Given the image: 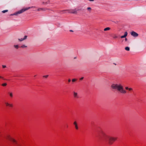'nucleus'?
Instances as JSON below:
<instances>
[{"label": "nucleus", "instance_id": "nucleus-1", "mask_svg": "<svg viewBox=\"0 0 146 146\" xmlns=\"http://www.w3.org/2000/svg\"><path fill=\"white\" fill-rule=\"evenodd\" d=\"M100 135L101 139L104 142H108L110 145L112 144L113 142L117 139V137H113L108 135L102 130L100 132Z\"/></svg>", "mask_w": 146, "mask_h": 146}, {"label": "nucleus", "instance_id": "nucleus-2", "mask_svg": "<svg viewBox=\"0 0 146 146\" xmlns=\"http://www.w3.org/2000/svg\"><path fill=\"white\" fill-rule=\"evenodd\" d=\"M111 87L121 94H125L127 93L126 91L124 89L123 86L120 84H113L111 85Z\"/></svg>", "mask_w": 146, "mask_h": 146}, {"label": "nucleus", "instance_id": "nucleus-3", "mask_svg": "<svg viewBox=\"0 0 146 146\" xmlns=\"http://www.w3.org/2000/svg\"><path fill=\"white\" fill-rule=\"evenodd\" d=\"M35 6H32L31 7H27L26 8H23L19 11L14 13L13 14H12L11 15H18L19 14H20L22 13L25 11L28 10V9H30L31 8H35Z\"/></svg>", "mask_w": 146, "mask_h": 146}, {"label": "nucleus", "instance_id": "nucleus-4", "mask_svg": "<svg viewBox=\"0 0 146 146\" xmlns=\"http://www.w3.org/2000/svg\"><path fill=\"white\" fill-rule=\"evenodd\" d=\"M79 10H77L76 9H74L68 10H67L68 13L73 14H77V11Z\"/></svg>", "mask_w": 146, "mask_h": 146}, {"label": "nucleus", "instance_id": "nucleus-5", "mask_svg": "<svg viewBox=\"0 0 146 146\" xmlns=\"http://www.w3.org/2000/svg\"><path fill=\"white\" fill-rule=\"evenodd\" d=\"M6 139H8L9 140V141H10L12 142H13V143H15V144H17V141L14 139H13V138H11L9 136H8L6 137Z\"/></svg>", "mask_w": 146, "mask_h": 146}, {"label": "nucleus", "instance_id": "nucleus-6", "mask_svg": "<svg viewBox=\"0 0 146 146\" xmlns=\"http://www.w3.org/2000/svg\"><path fill=\"white\" fill-rule=\"evenodd\" d=\"M73 96L75 98H79L78 93L74 91L73 92Z\"/></svg>", "mask_w": 146, "mask_h": 146}, {"label": "nucleus", "instance_id": "nucleus-7", "mask_svg": "<svg viewBox=\"0 0 146 146\" xmlns=\"http://www.w3.org/2000/svg\"><path fill=\"white\" fill-rule=\"evenodd\" d=\"M131 35L134 37H136L138 36V34L134 31H132L131 32Z\"/></svg>", "mask_w": 146, "mask_h": 146}, {"label": "nucleus", "instance_id": "nucleus-8", "mask_svg": "<svg viewBox=\"0 0 146 146\" xmlns=\"http://www.w3.org/2000/svg\"><path fill=\"white\" fill-rule=\"evenodd\" d=\"M73 124H74V125L75 126V127L76 129L77 130L78 129V124H77V123L76 121H74V122Z\"/></svg>", "mask_w": 146, "mask_h": 146}, {"label": "nucleus", "instance_id": "nucleus-9", "mask_svg": "<svg viewBox=\"0 0 146 146\" xmlns=\"http://www.w3.org/2000/svg\"><path fill=\"white\" fill-rule=\"evenodd\" d=\"M27 36L25 35L24 36V38H19L18 40L20 42L22 41L23 40L26 39L27 38Z\"/></svg>", "mask_w": 146, "mask_h": 146}, {"label": "nucleus", "instance_id": "nucleus-10", "mask_svg": "<svg viewBox=\"0 0 146 146\" xmlns=\"http://www.w3.org/2000/svg\"><path fill=\"white\" fill-rule=\"evenodd\" d=\"M5 104L7 106H9L10 107H12L13 106V105L12 104H9L7 102H5Z\"/></svg>", "mask_w": 146, "mask_h": 146}, {"label": "nucleus", "instance_id": "nucleus-11", "mask_svg": "<svg viewBox=\"0 0 146 146\" xmlns=\"http://www.w3.org/2000/svg\"><path fill=\"white\" fill-rule=\"evenodd\" d=\"M127 32H126L125 33L124 35L123 36H121V38H125L126 36H127Z\"/></svg>", "mask_w": 146, "mask_h": 146}, {"label": "nucleus", "instance_id": "nucleus-12", "mask_svg": "<svg viewBox=\"0 0 146 146\" xmlns=\"http://www.w3.org/2000/svg\"><path fill=\"white\" fill-rule=\"evenodd\" d=\"M125 89L126 90H128L129 91H131L133 90V89L132 88H129L128 87H126Z\"/></svg>", "mask_w": 146, "mask_h": 146}, {"label": "nucleus", "instance_id": "nucleus-13", "mask_svg": "<svg viewBox=\"0 0 146 146\" xmlns=\"http://www.w3.org/2000/svg\"><path fill=\"white\" fill-rule=\"evenodd\" d=\"M8 94L11 98H12L13 97V95L12 92H9Z\"/></svg>", "mask_w": 146, "mask_h": 146}, {"label": "nucleus", "instance_id": "nucleus-14", "mask_svg": "<svg viewBox=\"0 0 146 146\" xmlns=\"http://www.w3.org/2000/svg\"><path fill=\"white\" fill-rule=\"evenodd\" d=\"M46 10V9H45L44 8H38L37 9L38 11H45Z\"/></svg>", "mask_w": 146, "mask_h": 146}, {"label": "nucleus", "instance_id": "nucleus-15", "mask_svg": "<svg viewBox=\"0 0 146 146\" xmlns=\"http://www.w3.org/2000/svg\"><path fill=\"white\" fill-rule=\"evenodd\" d=\"M110 27H108L105 28L104 29V31H107L110 30Z\"/></svg>", "mask_w": 146, "mask_h": 146}, {"label": "nucleus", "instance_id": "nucleus-16", "mask_svg": "<svg viewBox=\"0 0 146 146\" xmlns=\"http://www.w3.org/2000/svg\"><path fill=\"white\" fill-rule=\"evenodd\" d=\"M21 47L22 48H25L27 47V46L25 44H23V45H21Z\"/></svg>", "mask_w": 146, "mask_h": 146}, {"label": "nucleus", "instance_id": "nucleus-17", "mask_svg": "<svg viewBox=\"0 0 146 146\" xmlns=\"http://www.w3.org/2000/svg\"><path fill=\"white\" fill-rule=\"evenodd\" d=\"M125 49L127 51H129L130 50L129 48L128 47H126L125 48Z\"/></svg>", "mask_w": 146, "mask_h": 146}, {"label": "nucleus", "instance_id": "nucleus-18", "mask_svg": "<svg viewBox=\"0 0 146 146\" xmlns=\"http://www.w3.org/2000/svg\"><path fill=\"white\" fill-rule=\"evenodd\" d=\"M14 47L15 48H16V49H18L19 47V45H14Z\"/></svg>", "mask_w": 146, "mask_h": 146}, {"label": "nucleus", "instance_id": "nucleus-19", "mask_svg": "<svg viewBox=\"0 0 146 146\" xmlns=\"http://www.w3.org/2000/svg\"><path fill=\"white\" fill-rule=\"evenodd\" d=\"M87 9L90 12L91 10V8L90 7H88L87 8Z\"/></svg>", "mask_w": 146, "mask_h": 146}, {"label": "nucleus", "instance_id": "nucleus-20", "mask_svg": "<svg viewBox=\"0 0 146 146\" xmlns=\"http://www.w3.org/2000/svg\"><path fill=\"white\" fill-rule=\"evenodd\" d=\"M8 10H4L3 11H2V12L3 13H5L6 12H8Z\"/></svg>", "mask_w": 146, "mask_h": 146}, {"label": "nucleus", "instance_id": "nucleus-21", "mask_svg": "<svg viewBox=\"0 0 146 146\" xmlns=\"http://www.w3.org/2000/svg\"><path fill=\"white\" fill-rule=\"evenodd\" d=\"M7 85V84L6 83L2 84V86H6Z\"/></svg>", "mask_w": 146, "mask_h": 146}, {"label": "nucleus", "instance_id": "nucleus-22", "mask_svg": "<svg viewBox=\"0 0 146 146\" xmlns=\"http://www.w3.org/2000/svg\"><path fill=\"white\" fill-rule=\"evenodd\" d=\"M76 79H73L72 80V82H75V81H76Z\"/></svg>", "mask_w": 146, "mask_h": 146}, {"label": "nucleus", "instance_id": "nucleus-23", "mask_svg": "<svg viewBox=\"0 0 146 146\" xmlns=\"http://www.w3.org/2000/svg\"><path fill=\"white\" fill-rule=\"evenodd\" d=\"M117 36L116 35H114L113 36V38H117Z\"/></svg>", "mask_w": 146, "mask_h": 146}, {"label": "nucleus", "instance_id": "nucleus-24", "mask_svg": "<svg viewBox=\"0 0 146 146\" xmlns=\"http://www.w3.org/2000/svg\"><path fill=\"white\" fill-rule=\"evenodd\" d=\"M48 75H47L44 76H43V77L46 78L48 77Z\"/></svg>", "mask_w": 146, "mask_h": 146}, {"label": "nucleus", "instance_id": "nucleus-25", "mask_svg": "<svg viewBox=\"0 0 146 146\" xmlns=\"http://www.w3.org/2000/svg\"><path fill=\"white\" fill-rule=\"evenodd\" d=\"M2 67H3V68H5L6 67V66L5 65H2Z\"/></svg>", "mask_w": 146, "mask_h": 146}, {"label": "nucleus", "instance_id": "nucleus-26", "mask_svg": "<svg viewBox=\"0 0 146 146\" xmlns=\"http://www.w3.org/2000/svg\"><path fill=\"white\" fill-rule=\"evenodd\" d=\"M84 78V77H82V78H80V80H82Z\"/></svg>", "mask_w": 146, "mask_h": 146}, {"label": "nucleus", "instance_id": "nucleus-27", "mask_svg": "<svg viewBox=\"0 0 146 146\" xmlns=\"http://www.w3.org/2000/svg\"><path fill=\"white\" fill-rule=\"evenodd\" d=\"M125 41H127V38H125Z\"/></svg>", "mask_w": 146, "mask_h": 146}, {"label": "nucleus", "instance_id": "nucleus-28", "mask_svg": "<svg viewBox=\"0 0 146 146\" xmlns=\"http://www.w3.org/2000/svg\"><path fill=\"white\" fill-rule=\"evenodd\" d=\"M71 81V80L70 79H69L68 80V82H70Z\"/></svg>", "mask_w": 146, "mask_h": 146}, {"label": "nucleus", "instance_id": "nucleus-29", "mask_svg": "<svg viewBox=\"0 0 146 146\" xmlns=\"http://www.w3.org/2000/svg\"><path fill=\"white\" fill-rule=\"evenodd\" d=\"M88 0L90 1H94V0Z\"/></svg>", "mask_w": 146, "mask_h": 146}, {"label": "nucleus", "instance_id": "nucleus-30", "mask_svg": "<svg viewBox=\"0 0 146 146\" xmlns=\"http://www.w3.org/2000/svg\"><path fill=\"white\" fill-rule=\"evenodd\" d=\"M70 31L71 32H73V31L72 30H70Z\"/></svg>", "mask_w": 146, "mask_h": 146}, {"label": "nucleus", "instance_id": "nucleus-31", "mask_svg": "<svg viewBox=\"0 0 146 146\" xmlns=\"http://www.w3.org/2000/svg\"><path fill=\"white\" fill-rule=\"evenodd\" d=\"M0 78H3V77L1 76H0Z\"/></svg>", "mask_w": 146, "mask_h": 146}, {"label": "nucleus", "instance_id": "nucleus-32", "mask_svg": "<svg viewBox=\"0 0 146 146\" xmlns=\"http://www.w3.org/2000/svg\"><path fill=\"white\" fill-rule=\"evenodd\" d=\"M114 64H115V65H116V64L115 63H113Z\"/></svg>", "mask_w": 146, "mask_h": 146}]
</instances>
